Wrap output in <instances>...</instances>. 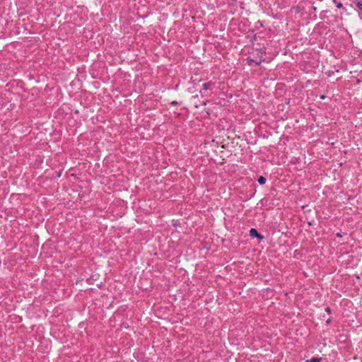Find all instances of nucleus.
I'll use <instances>...</instances> for the list:
<instances>
[{"label":"nucleus","mask_w":362,"mask_h":362,"mask_svg":"<svg viewBox=\"0 0 362 362\" xmlns=\"http://www.w3.org/2000/svg\"><path fill=\"white\" fill-rule=\"evenodd\" d=\"M325 310H326L327 312H329L330 311V308H328V307Z\"/></svg>","instance_id":"6"},{"label":"nucleus","mask_w":362,"mask_h":362,"mask_svg":"<svg viewBox=\"0 0 362 362\" xmlns=\"http://www.w3.org/2000/svg\"><path fill=\"white\" fill-rule=\"evenodd\" d=\"M258 182H259L260 185H264V184H265V182H266V179H265L263 176H260V177L258 178Z\"/></svg>","instance_id":"3"},{"label":"nucleus","mask_w":362,"mask_h":362,"mask_svg":"<svg viewBox=\"0 0 362 362\" xmlns=\"http://www.w3.org/2000/svg\"><path fill=\"white\" fill-rule=\"evenodd\" d=\"M357 6L362 10V0L357 3Z\"/></svg>","instance_id":"5"},{"label":"nucleus","mask_w":362,"mask_h":362,"mask_svg":"<svg viewBox=\"0 0 362 362\" xmlns=\"http://www.w3.org/2000/svg\"><path fill=\"white\" fill-rule=\"evenodd\" d=\"M250 235L251 237H254V238H255V237H257V238H261V239H262V238H263V237H262V235H260L258 233L257 230L256 229H255V228H251V229H250Z\"/></svg>","instance_id":"2"},{"label":"nucleus","mask_w":362,"mask_h":362,"mask_svg":"<svg viewBox=\"0 0 362 362\" xmlns=\"http://www.w3.org/2000/svg\"><path fill=\"white\" fill-rule=\"evenodd\" d=\"M320 359L318 358H313L310 359V362H320Z\"/></svg>","instance_id":"4"},{"label":"nucleus","mask_w":362,"mask_h":362,"mask_svg":"<svg viewBox=\"0 0 362 362\" xmlns=\"http://www.w3.org/2000/svg\"><path fill=\"white\" fill-rule=\"evenodd\" d=\"M211 86H212V83L211 82H207V83H204L203 84V88L200 90V93L202 95H207V90L209 89H211Z\"/></svg>","instance_id":"1"}]
</instances>
